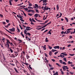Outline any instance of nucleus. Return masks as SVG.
<instances>
[{
	"label": "nucleus",
	"instance_id": "1a4fd4ad",
	"mask_svg": "<svg viewBox=\"0 0 75 75\" xmlns=\"http://www.w3.org/2000/svg\"><path fill=\"white\" fill-rule=\"evenodd\" d=\"M17 31H17V32L18 33H20V29L18 28V27H17Z\"/></svg>",
	"mask_w": 75,
	"mask_h": 75
},
{
	"label": "nucleus",
	"instance_id": "9d476101",
	"mask_svg": "<svg viewBox=\"0 0 75 75\" xmlns=\"http://www.w3.org/2000/svg\"><path fill=\"white\" fill-rule=\"evenodd\" d=\"M27 30H25L24 31V33L25 34H26V35H27Z\"/></svg>",
	"mask_w": 75,
	"mask_h": 75
},
{
	"label": "nucleus",
	"instance_id": "4d7b16f0",
	"mask_svg": "<svg viewBox=\"0 0 75 75\" xmlns=\"http://www.w3.org/2000/svg\"><path fill=\"white\" fill-rule=\"evenodd\" d=\"M24 9L25 10H26V11H27V10H28V8H24Z\"/></svg>",
	"mask_w": 75,
	"mask_h": 75
},
{
	"label": "nucleus",
	"instance_id": "20e7f679",
	"mask_svg": "<svg viewBox=\"0 0 75 75\" xmlns=\"http://www.w3.org/2000/svg\"><path fill=\"white\" fill-rule=\"evenodd\" d=\"M11 24H10V23H8L7 25H5L4 26L5 27H6V28H8V27H9V26H10V25Z\"/></svg>",
	"mask_w": 75,
	"mask_h": 75
},
{
	"label": "nucleus",
	"instance_id": "423d86ee",
	"mask_svg": "<svg viewBox=\"0 0 75 75\" xmlns=\"http://www.w3.org/2000/svg\"><path fill=\"white\" fill-rule=\"evenodd\" d=\"M4 29H5V30H6V31H7L8 32V33H9L10 34H13V33H11V32H10V31H9V30H7V29H6V28H5L4 27Z\"/></svg>",
	"mask_w": 75,
	"mask_h": 75
},
{
	"label": "nucleus",
	"instance_id": "c756f323",
	"mask_svg": "<svg viewBox=\"0 0 75 75\" xmlns=\"http://www.w3.org/2000/svg\"><path fill=\"white\" fill-rule=\"evenodd\" d=\"M65 20L67 21V22H68V19L67 17H65Z\"/></svg>",
	"mask_w": 75,
	"mask_h": 75
},
{
	"label": "nucleus",
	"instance_id": "39448f33",
	"mask_svg": "<svg viewBox=\"0 0 75 75\" xmlns=\"http://www.w3.org/2000/svg\"><path fill=\"white\" fill-rule=\"evenodd\" d=\"M42 47L43 48V49L44 50H46V45H44V46H42Z\"/></svg>",
	"mask_w": 75,
	"mask_h": 75
},
{
	"label": "nucleus",
	"instance_id": "4468645a",
	"mask_svg": "<svg viewBox=\"0 0 75 75\" xmlns=\"http://www.w3.org/2000/svg\"><path fill=\"white\" fill-rule=\"evenodd\" d=\"M45 41L46 42H48L49 41V40H48V38H46V39H45Z\"/></svg>",
	"mask_w": 75,
	"mask_h": 75
},
{
	"label": "nucleus",
	"instance_id": "5fc2aeb1",
	"mask_svg": "<svg viewBox=\"0 0 75 75\" xmlns=\"http://www.w3.org/2000/svg\"><path fill=\"white\" fill-rule=\"evenodd\" d=\"M55 50L52 49L51 50V52H55Z\"/></svg>",
	"mask_w": 75,
	"mask_h": 75
},
{
	"label": "nucleus",
	"instance_id": "bb28decb",
	"mask_svg": "<svg viewBox=\"0 0 75 75\" xmlns=\"http://www.w3.org/2000/svg\"><path fill=\"white\" fill-rule=\"evenodd\" d=\"M63 60H64V61H65V62H67V59H66V58H63Z\"/></svg>",
	"mask_w": 75,
	"mask_h": 75
},
{
	"label": "nucleus",
	"instance_id": "ea45409f",
	"mask_svg": "<svg viewBox=\"0 0 75 75\" xmlns=\"http://www.w3.org/2000/svg\"><path fill=\"white\" fill-rule=\"evenodd\" d=\"M20 7H23V8H24V7H25V6H20Z\"/></svg>",
	"mask_w": 75,
	"mask_h": 75
},
{
	"label": "nucleus",
	"instance_id": "a19ab883",
	"mask_svg": "<svg viewBox=\"0 0 75 75\" xmlns=\"http://www.w3.org/2000/svg\"><path fill=\"white\" fill-rule=\"evenodd\" d=\"M7 47H8V48H10V45H9V44H7Z\"/></svg>",
	"mask_w": 75,
	"mask_h": 75
},
{
	"label": "nucleus",
	"instance_id": "a18cd8bd",
	"mask_svg": "<svg viewBox=\"0 0 75 75\" xmlns=\"http://www.w3.org/2000/svg\"><path fill=\"white\" fill-rule=\"evenodd\" d=\"M11 56H12V57H11V58H12V57H13V58H14V57H15V56L13 54H12Z\"/></svg>",
	"mask_w": 75,
	"mask_h": 75
},
{
	"label": "nucleus",
	"instance_id": "9b49d317",
	"mask_svg": "<svg viewBox=\"0 0 75 75\" xmlns=\"http://www.w3.org/2000/svg\"><path fill=\"white\" fill-rule=\"evenodd\" d=\"M38 16H39V14H38V13H36L34 15V16L36 17H38Z\"/></svg>",
	"mask_w": 75,
	"mask_h": 75
},
{
	"label": "nucleus",
	"instance_id": "09e8293b",
	"mask_svg": "<svg viewBox=\"0 0 75 75\" xmlns=\"http://www.w3.org/2000/svg\"><path fill=\"white\" fill-rule=\"evenodd\" d=\"M2 24H4V25H5L6 24V22H3Z\"/></svg>",
	"mask_w": 75,
	"mask_h": 75
},
{
	"label": "nucleus",
	"instance_id": "6ab92c4d",
	"mask_svg": "<svg viewBox=\"0 0 75 75\" xmlns=\"http://www.w3.org/2000/svg\"><path fill=\"white\" fill-rule=\"evenodd\" d=\"M49 54V55H50V56H51V55H52V52H51V51H50V52Z\"/></svg>",
	"mask_w": 75,
	"mask_h": 75
},
{
	"label": "nucleus",
	"instance_id": "37998d69",
	"mask_svg": "<svg viewBox=\"0 0 75 75\" xmlns=\"http://www.w3.org/2000/svg\"><path fill=\"white\" fill-rule=\"evenodd\" d=\"M18 15H19V18L20 17H23V16H21V15H20V14H19Z\"/></svg>",
	"mask_w": 75,
	"mask_h": 75
},
{
	"label": "nucleus",
	"instance_id": "e433bc0d",
	"mask_svg": "<svg viewBox=\"0 0 75 75\" xmlns=\"http://www.w3.org/2000/svg\"><path fill=\"white\" fill-rule=\"evenodd\" d=\"M62 64H63V65H67V63H66V62H63L62 63Z\"/></svg>",
	"mask_w": 75,
	"mask_h": 75
},
{
	"label": "nucleus",
	"instance_id": "412c9836",
	"mask_svg": "<svg viewBox=\"0 0 75 75\" xmlns=\"http://www.w3.org/2000/svg\"><path fill=\"white\" fill-rule=\"evenodd\" d=\"M14 69H15L16 72V73H18V71H17V70L16 69V68H14Z\"/></svg>",
	"mask_w": 75,
	"mask_h": 75
},
{
	"label": "nucleus",
	"instance_id": "052dcab7",
	"mask_svg": "<svg viewBox=\"0 0 75 75\" xmlns=\"http://www.w3.org/2000/svg\"><path fill=\"white\" fill-rule=\"evenodd\" d=\"M69 38L70 39H71V38H72V36H71V35H70V36H69Z\"/></svg>",
	"mask_w": 75,
	"mask_h": 75
},
{
	"label": "nucleus",
	"instance_id": "4be33fe9",
	"mask_svg": "<svg viewBox=\"0 0 75 75\" xmlns=\"http://www.w3.org/2000/svg\"><path fill=\"white\" fill-rule=\"evenodd\" d=\"M33 10L32 9H29L28 11V13H30V12H32V11H33Z\"/></svg>",
	"mask_w": 75,
	"mask_h": 75
},
{
	"label": "nucleus",
	"instance_id": "c03bdc74",
	"mask_svg": "<svg viewBox=\"0 0 75 75\" xmlns=\"http://www.w3.org/2000/svg\"><path fill=\"white\" fill-rule=\"evenodd\" d=\"M40 24H41L42 25H44L45 24V22L44 23H40Z\"/></svg>",
	"mask_w": 75,
	"mask_h": 75
},
{
	"label": "nucleus",
	"instance_id": "0e129e2a",
	"mask_svg": "<svg viewBox=\"0 0 75 75\" xmlns=\"http://www.w3.org/2000/svg\"><path fill=\"white\" fill-rule=\"evenodd\" d=\"M61 34H64V31L61 32Z\"/></svg>",
	"mask_w": 75,
	"mask_h": 75
},
{
	"label": "nucleus",
	"instance_id": "864d4df0",
	"mask_svg": "<svg viewBox=\"0 0 75 75\" xmlns=\"http://www.w3.org/2000/svg\"><path fill=\"white\" fill-rule=\"evenodd\" d=\"M59 62L61 64H62V60H59Z\"/></svg>",
	"mask_w": 75,
	"mask_h": 75
},
{
	"label": "nucleus",
	"instance_id": "7ed1b4c3",
	"mask_svg": "<svg viewBox=\"0 0 75 75\" xmlns=\"http://www.w3.org/2000/svg\"><path fill=\"white\" fill-rule=\"evenodd\" d=\"M54 49H59V46H56L53 47Z\"/></svg>",
	"mask_w": 75,
	"mask_h": 75
},
{
	"label": "nucleus",
	"instance_id": "f03ea898",
	"mask_svg": "<svg viewBox=\"0 0 75 75\" xmlns=\"http://www.w3.org/2000/svg\"><path fill=\"white\" fill-rule=\"evenodd\" d=\"M29 28H30V27L28 26H27L26 27V29L27 30V31H30V30H31V28H30V29H29Z\"/></svg>",
	"mask_w": 75,
	"mask_h": 75
},
{
	"label": "nucleus",
	"instance_id": "3c124183",
	"mask_svg": "<svg viewBox=\"0 0 75 75\" xmlns=\"http://www.w3.org/2000/svg\"><path fill=\"white\" fill-rule=\"evenodd\" d=\"M48 65H49V67H52V65H51V64H49Z\"/></svg>",
	"mask_w": 75,
	"mask_h": 75
},
{
	"label": "nucleus",
	"instance_id": "bf43d9fd",
	"mask_svg": "<svg viewBox=\"0 0 75 75\" xmlns=\"http://www.w3.org/2000/svg\"><path fill=\"white\" fill-rule=\"evenodd\" d=\"M51 22L50 21L49 23H48L47 25H49V24H51Z\"/></svg>",
	"mask_w": 75,
	"mask_h": 75
},
{
	"label": "nucleus",
	"instance_id": "a878e982",
	"mask_svg": "<svg viewBox=\"0 0 75 75\" xmlns=\"http://www.w3.org/2000/svg\"><path fill=\"white\" fill-rule=\"evenodd\" d=\"M28 8L29 9H33V8L31 7L30 6L28 7Z\"/></svg>",
	"mask_w": 75,
	"mask_h": 75
},
{
	"label": "nucleus",
	"instance_id": "473e14b6",
	"mask_svg": "<svg viewBox=\"0 0 75 75\" xmlns=\"http://www.w3.org/2000/svg\"><path fill=\"white\" fill-rule=\"evenodd\" d=\"M75 55V54H69V55H70V56H74Z\"/></svg>",
	"mask_w": 75,
	"mask_h": 75
},
{
	"label": "nucleus",
	"instance_id": "603ef678",
	"mask_svg": "<svg viewBox=\"0 0 75 75\" xmlns=\"http://www.w3.org/2000/svg\"><path fill=\"white\" fill-rule=\"evenodd\" d=\"M6 40H7V42H8V43H9L10 42V40H9L7 39Z\"/></svg>",
	"mask_w": 75,
	"mask_h": 75
},
{
	"label": "nucleus",
	"instance_id": "cd10ccee",
	"mask_svg": "<svg viewBox=\"0 0 75 75\" xmlns=\"http://www.w3.org/2000/svg\"><path fill=\"white\" fill-rule=\"evenodd\" d=\"M67 33H66V34H69V33H71V31H67Z\"/></svg>",
	"mask_w": 75,
	"mask_h": 75
},
{
	"label": "nucleus",
	"instance_id": "7c9ffc66",
	"mask_svg": "<svg viewBox=\"0 0 75 75\" xmlns=\"http://www.w3.org/2000/svg\"><path fill=\"white\" fill-rule=\"evenodd\" d=\"M26 57H27V59H28V58H30V56H28V55H27Z\"/></svg>",
	"mask_w": 75,
	"mask_h": 75
},
{
	"label": "nucleus",
	"instance_id": "ddd939ff",
	"mask_svg": "<svg viewBox=\"0 0 75 75\" xmlns=\"http://www.w3.org/2000/svg\"><path fill=\"white\" fill-rule=\"evenodd\" d=\"M23 32H21V35L23 37V38H24V35H23Z\"/></svg>",
	"mask_w": 75,
	"mask_h": 75
},
{
	"label": "nucleus",
	"instance_id": "69168bd1",
	"mask_svg": "<svg viewBox=\"0 0 75 75\" xmlns=\"http://www.w3.org/2000/svg\"><path fill=\"white\" fill-rule=\"evenodd\" d=\"M23 14L26 17V14H25V13H24V12H23Z\"/></svg>",
	"mask_w": 75,
	"mask_h": 75
},
{
	"label": "nucleus",
	"instance_id": "338daca9",
	"mask_svg": "<svg viewBox=\"0 0 75 75\" xmlns=\"http://www.w3.org/2000/svg\"><path fill=\"white\" fill-rule=\"evenodd\" d=\"M58 53V52H57L54 53V54L55 55H56V54H57V53Z\"/></svg>",
	"mask_w": 75,
	"mask_h": 75
},
{
	"label": "nucleus",
	"instance_id": "13d9d810",
	"mask_svg": "<svg viewBox=\"0 0 75 75\" xmlns=\"http://www.w3.org/2000/svg\"><path fill=\"white\" fill-rule=\"evenodd\" d=\"M5 46L6 47H7V48H8V47H7V44L6 43L5 44Z\"/></svg>",
	"mask_w": 75,
	"mask_h": 75
},
{
	"label": "nucleus",
	"instance_id": "de8ad7c7",
	"mask_svg": "<svg viewBox=\"0 0 75 75\" xmlns=\"http://www.w3.org/2000/svg\"><path fill=\"white\" fill-rule=\"evenodd\" d=\"M28 15H29V16H33V15L32 14H31V13H28Z\"/></svg>",
	"mask_w": 75,
	"mask_h": 75
},
{
	"label": "nucleus",
	"instance_id": "8fccbe9b",
	"mask_svg": "<svg viewBox=\"0 0 75 75\" xmlns=\"http://www.w3.org/2000/svg\"><path fill=\"white\" fill-rule=\"evenodd\" d=\"M27 34V35H29L30 36V35H31V34H30V33H28Z\"/></svg>",
	"mask_w": 75,
	"mask_h": 75
},
{
	"label": "nucleus",
	"instance_id": "79ce46f5",
	"mask_svg": "<svg viewBox=\"0 0 75 75\" xmlns=\"http://www.w3.org/2000/svg\"><path fill=\"white\" fill-rule=\"evenodd\" d=\"M64 26H63L61 27V28L62 30H64Z\"/></svg>",
	"mask_w": 75,
	"mask_h": 75
},
{
	"label": "nucleus",
	"instance_id": "5701e85b",
	"mask_svg": "<svg viewBox=\"0 0 75 75\" xmlns=\"http://www.w3.org/2000/svg\"><path fill=\"white\" fill-rule=\"evenodd\" d=\"M35 6L37 8H38V4H35Z\"/></svg>",
	"mask_w": 75,
	"mask_h": 75
},
{
	"label": "nucleus",
	"instance_id": "e2e57ef3",
	"mask_svg": "<svg viewBox=\"0 0 75 75\" xmlns=\"http://www.w3.org/2000/svg\"><path fill=\"white\" fill-rule=\"evenodd\" d=\"M53 69H54V68L53 67H51L50 70H52Z\"/></svg>",
	"mask_w": 75,
	"mask_h": 75
},
{
	"label": "nucleus",
	"instance_id": "c85d7f7f",
	"mask_svg": "<svg viewBox=\"0 0 75 75\" xmlns=\"http://www.w3.org/2000/svg\"><path fill=\"white\" fill-rule=\"evenodd\" d=\"M65 67H64V66L62 67V68L63 69V71H66V69H65Z\"/></svg>",
	"mask_w": 75,
	"mask_h": 75
},
{
	"label": "nucleus",
	"instance_id": "0eeeda50",
	"mask_svg": "<svg viewBox=\"0 0 75 75\" xmlns=\"http://www.w3.org/2000/svg\"><path fill=\"white\" fill-rule=\"evenodd\" d=\"M46 10H48V6H45L44 8Z\"/></svg>",
	"mask_w": 75,
	"mask_h": 75
},
{
	"label": "nucleus",
	"instance_id": "58836bf2",
	"mask_svg": "<svg viewBox=\"0 0 75 75\" xmlns=\"http://www.w3.org/2000/svg\"><path fill=\"white\" fill-rule=\"evenodd\" d=\"M18 55V53H16L15 54V57H17V55Z\"/></svg>",
	"mask_w": 75,
	"mask_h": 75
},
{
	"label": "nucleus",
	"instance_id": "2eb2a0df",
	"mask_svg": "<svg viewBox=\"0 0 75 75\" xmlns=\"http://www.w3.org/2000/svg\"><path fill=\"white\" fill-rule=\"evenodd\" d=\"M57 10H59V5L57 4Z\"/></svg>",
	"mask_w": 75,
	"mask_h": 75
},
{
	"label": "nucleus",
	"instance_id": "2f4dec72",
	"mask_svg": "<svg viewBox=\"0 0 75 75\" xmlns=\"http://www.w3.org/2000/svg\"><path fill=\"white\" fill-rule=\"evenodd\" d=\"M72 62H71L70 61H69L68 62V64H72Z\"/></svg>",
	"mask_w": 75,
	"mask_h": 75
},
{
	"label": "nucleus",
	"instance_id": "72a5a7b5",
	"mask_svg": "<svg viewBox=\"0 0 75 75\" xmlns=\"http://www.w3.org/2000/svg\"><path fill=\"white\" fill-rule=\"evenodd\" d=\"M35 12H36V13H39V12H38V10L36 9H35Z\"/></svg>",
	"mask_w": 75,
	"mask_h": 75
},
{
	"label": "nucleus",
	"instance_id": "49530a36",
	"mask_svg": "<svg viewBox=\"0 0 75 75\" xmlns=\"http://www.w3.org/2000/svg\"><path fill=\"white\" fill-rule=\"evenodd\" d=\"M58 72L57 71H56L55 73H54L53 75H56L57 74H58Z\"/></svg>",
	"mask_w": 75,
	"mask_h": 75
},
{
	"label": "nucleus",
	"instance_id": "f8f14e48",
	"mask_svg": "<svg viewBox=\"0 0 75 75\" xmlns=\"http://www.w3.org/2000/svg\"><path fill=\"white\" fill-rule=\"evenodd\" d=\"M9 49L11 53H13V50L11 49L10 47L9 48Z\"/></svg>",
	"mask_w": 75,
	"mask_h": 75
},
{
	"label": "nucleus",
	"instance_id": "680f3d73",
	"mask_svg": "<svg viewBox=\"0 0 75 75\" xmlns=\"http://www.w3.org/2000/svg\"><path fill=\"white\" fill-rule=\"evenodd\" d=\"M0 16L1 17H3V15L1 14H0Z\"/></svg>",
	"mask_w": 75,
	"mask_h": 75
},
{
	"label": "nucleus",
	"instance_id": "c9c22d12",
	"mask_svg": "<svg viewBox=\"0 0 75 75\" xmlns=\"http://www.w3.org/2000/svg\"><path fill=\"white\" fill-rule=\"evenodd\" d=\"M9 44H10L11 45H13V46H14V45L13 44V43H12V42H10L9 43Z\"/></svg>",
	"mask_w": 75,
	"mask_h": 75
},
{
	"label": "nucleus",
	"instance_id": "f3484780",
	"mask_svg": "<svg viewBox=\"0 0 75 75\" xmlns=\"http://www.w3.org/2000/svg\"><path fill=\"white\" fill-rule=\"evenodd\" d=\"M21 59H23V60H24V57L23 56H21Z\"/></svg>",
	"mask_w": 75,
	"mask_h": 75
},
{
	"label": "nucleus",
	"instance_id": "f704fd0d",
	"mask_svg": "<svg viewBox=\"0 0 75 75\" xmlns=\"http://www.w3.org/2000/svg\"><path fill=\"white\" fill-rule=\"evenodd\" d=\"M64 67H65V68H66V69H69L68 67L67 66H64Z\"/></svg>",
	"mask_w": 75,
	"mask_h": 75
},
{
	"label": "nucleus",
	"instance_id": "4c0bfd02",
	"mask_svg": "<svg viewBox=\"0 0 75 75\" xmlns=\"http://www.w3.org/2000/svg\"><path fill=\"white\" fill-rule=\"evenodd\" d=\"M29 6H33V4H32L31 3H29Z\"/></svg>",
	"mask_w": 75,
	"mask_h": 75
},
{
	"label": "nucleus",
	"instance_id": "f257e3e1",
	"mask_svg": "<svg viewBox=\"0 0 75 75\" xmlns=\"http://www.w3.org/2000/svg\"><path fill=\"white\" fill-rule=\"evenodd\" d=\"M9 31H12V32H14L15 31V28H13L12 29H9Z\"/></svg>",
	"mask_w": 75,
	"mask_h": 75
},
{
	"label": "nucleus",
	"instance_id": "dca6fc26",
	"mask_svg": "<svg viewBox=\"0 0 75 75\" xmlns=\"http://www.w3.org/2000/svg\"><path fill=\"white\" fill-rule=\"evenodd\" d=\"M48 47L49 48L50 50H51V49H52V47L50 46L49 45H48Z\"/></svg>",
	"mask_w": 75,
	"mask_h": 75
},
{
	"label": "nucleus",
	"instance_id": "774afa93",
	"mask_svg": "<svg viewBox=\"0 0 75 75\" xmlns=\"http://www.w3.org/2000/svg\"><path fill=\"white\" fill-rule=\"evenodd\" d=\"M5 39H5V38H4L2 39V41H5Z\"/></svg>",
	"mask_w": 75,
	"mask_h": 75
},
{
	"label": "nucleus",
	"instance_id": "6e6552de",
	"mask_svg": "<svg viewBox=\"0 0 75 75\" xmlns=\"http://www.w3.org/2000/svg\"><path fill=\"white\" fill-rule=\"evenodd\" d=\"M9 1L10 5H11V6H12V4L11 3V2H12L13 0H10Z\"/></svg>",
	"mask_w": 75,
	"mask_h": 75
},
{
	"label": "nucleus",
	"instance_id": "a211bd4d",
	"mask_svg": "<svg viewBox=\"0 0 75 75\" xmlns=\"http://www.w3.org/2000/svg\"><path fill=\"white\" fill-rule=\"evenodd\" d=\"M47 0H43V3H45L46 2H47Z\"/></svg>",
	"mask_w": 75,
	"mask_h": 75
},
{
	"label": "nucleus",
	"instance_id": "b1692460",
	"mask_svg": "<svg viewBox=\"0 0 75 75\" xmlns=\"http://www.w3.org/2000/svg\"><path fill=\"white\" fill-rule=\"evenodd\" d=\"M6 22L7 23H9V21H10V20L8 19H6Z\"/></svg>",
	"mask_w": 75,
	"mask_h": 75
},
{
	"label": "nucleus",
	"instance_id": "aec40b11",
	"mask_svg": "<svg viewBox=\"0 0 75 75\" xmlns=\"http://www.w3.org/2000/svg\"><path fill=\"white\" fill-rule=\"evenodd\" d=\"M56 64L57 65H58V67H61V66L60 65V64H59L58 63H56Z\"/></svg>",
	"mask_w": 75,
	"mask_h": 75
},
{
	"label": "nucleus",
	"instance_id": "393cba45",
	"mask_svg": "<svg viewBox=\"0 0 75 75\" xmlns=\"http://www.w3.org/2000/svg\"><path fill=\"white\" fill-rule=\"evenodd\" d=\"M51 31H52V30L50 29L49 32V34H50V35H51L52 34L51 33Z\"/></svg>",
	"mask_w": 75,
	"mask_h": 75
},
{
	"label": "nucleus",
	"instance_id": "6e6d98bb",
	"mask_svg": "<svg viewBox=\"0 0 75 75\" xmlns=\"http://www.w3.org/2000/svg\"><path fill=\"white\" fill-rule=\"evenodd\" d=\"M60 56L61 58H64V56H63L62 55H60Z\"/></svg>",
	"mask_w": 75,
	"mask_h": 75
}]
</instances>
